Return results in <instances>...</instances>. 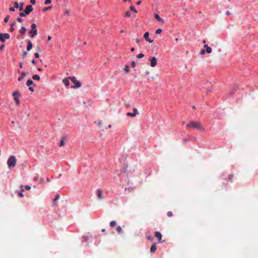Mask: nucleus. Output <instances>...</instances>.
Instances as JSON below:
<instances>
[{"mask_svg":"<svg viewBox=\"0 0 258 258\" xmlns=\"http://www.w3.org/2000/svg\"><path fill=\"white\" fill-rule=\"evenodd\" d=\"M124 70L126 72H129L130 71V67L128 66H126L124 68Z\"/></svg>","mask_w":258,"mask_h":258,"instance_id":"7c9ffc66","label":"nucleus"},{"mask_svg":"<svg viewBox=\"0 0 258 258\" xmlns=\"http://www.w3.org/2000/svg\"><path fill=\"white\" fill-rule=\"evenodd\" d=\"M141 1H139V2H137V4L138 5H140L141 4Z\"/></svg>","mask_w":258,"mask_h":258,"instance_id":"680f3d73","label":"nucleus"},{"mask_svg":"<svg viewBox=\"0 0 258 258\" xmlns=\"http://www.w3.org/2000/svg\"><path fill=\"white\" fill-rule=\"evenodd\" d=\"M38 70L39 71H42V69H41L40 68H38Z\"/></svg>","mask_w":258,"mask_h":258,"instance_id":"69168bd1","label":"nucleus"},{"mask_svg":"<svg viewBox=\"0 0 258 258\" xmlns=\"http://www.w3.org/2000/svg\"><path fill=\"white\" fill-rule=\"evenodd\" d=\"M32 43L31 41H28V44H27V51H30L32 48Z\"/></svg>","mask_w":258,"mask_h":258,"instance_id":"2eb2a0df","label":"nucleus"},{"mask_svg":"<svg viewBox=\"0 0 258 258\" xmlns=\"http://www.w3.org/2000/svg\"><path fill=\"white\" fill-rule=\"evenodd\" d=\"M28 14H26V13L25 12V11L24 12H21L19 13V15L21 17H25Z\"/></svg>","mask_w":258,"mask_h":258,"instance_id":"cd10ccee","label":"nucleus"},{"mask_svg":"<svg viewBox=\"0 0 258 258\" xmlns=\"http://www.w3.org/2000/svg\"><path fill=\"white\" fill-rule=\"evenodd\" d=\"M31 85H34V82L31 80H28L26 83V85L29 87Z\"/></svg>","mask_w":258,"mask_h":258,"instance_id":"412c9836","label":"nucleus"},{"mask_svg":"<svg viewBox=\"0 0 258 258\" xmlns=\"http://www.w3.org/2000/svg\"><path fill=\"white\" fill-rule=\"evenodd\" d=\"M34 56H35L36 58L39 57V54L38 53H37V52L34 53Z\"/></svg>","mask_w":258,"mask_h":258,"instance_id":"58836bf2","label":"nucleus"},{"mask_svg":"<svg viewBox=\"0 0 258 258\" xmlns=\"http://www.w3.org/2000/svg\"><path fill=\"white\" fill-rule=\"evenodd\" d=\"M230 14L231 13H230V12L229 11H227L226 12V14L227 15H230Z\"/></svg>","mask_w":258,"mask_h":258,"instance_id":"5fc2aeb1","label":"nucleus"},{"mask_svg":"<svg viewBox=\"0 0 258 258\" xmlns=\"http://www.w3.org/2000/svg\"><path fill=\"white\" fill-rule=\"evenodd\" d=\"M204 48H206V52L208 53H211L212 52V49L210 47H209L207 44H205L204 46Z\"/></svg>","mask_w":258,"mask_h":258,"instance_id":"4468645a","label":"nucleus"},{"mask_svg":"<svg viewBox=\"0 0 258 258\" xmlns=\"http://www.w3.org/2000/svg\"><path fill=\"white\" fill-rule=\"evenodd\" d=\"M38 179V177H34V181H36V180H37Z\"/></svg>","mask_w":258,"mask_h":258,"instance_id":"6e6d98bb","label":"nucleus"},{"mask_svg":"<svg viewBox=\"0 0 258 258\" xmlns=\"http://www.w3.org/2000/svg\"><path fill=\"white\" fill-rule=\"evenodd\" d=\"M102 231L103 232H104V231H105V229H102Z\"/></svg>","mask_w":258,"mask_h":258,"instance_id":"774afa93","label":"nucleus"},{"mask_svg":"<svg viewBox=\"0 0 258 258\" xmlns=\"http://www.w3.org/2000/svg\"><path fill=\"white\" fill-rule=\"evenodd\" d=\"M51 8V7H46V8H45L44 9H43V11H47L49 9H50Z\"/></svg>","mask_w":258,"mask_h":258,"instance_id":"e433bc0d","label":"nucleus"},{"mask_svg":"<svg viewBox=\"0 0 258 258\" xmlns=\"http://www.w3.org/2000/svg\"><path fill=\"white\" fill-rule=\"evenodd\" d=\"M14 8H19V4H18V2H15L14 3Z\"/></svg>","mask_w":258,"mask_h":258,"instance_id":"72a5a7b5","label":"nucleus"},{"mask_svg":"<svg viewBox=\"0 0 258 258\" xmlns=\"http://www.w3.org/2000/svg\"><path fill=\"white\" fill-rule=\"evenodd\" d=\"M36 49L37 51H40V47L39 46H37L36 47Z\"/></svg>","mask_w":258,"mask_h":258,"instance_id":"864d4df0","label":"nucleus"},{"mask_svg":"<svg viewBox=\"0 0 258 258\" xmlns=\"http://www.w3.org/2000/svg\"><path fill=\"white\" fill-rule=\"evenodd\" d=\"M18 196L21 198L23 197V196H24L22 192H19Z\"/></svg>","mask_w":258,"mask_h":258,"instance_id":"c03bdc74","label":"nucleus"},{"mask_svg":"<svg viewBox=\"0 0 258 258\" xmlns=\"http://www.w3.org/2000/svg\"><path fill=\"white\" fill-rule=\"evenodd\" d=\"M66 140V138L65 137H63L61 138L60 144L59 145V147H62L65 144V140Z\"/></svg>","mask_w":258,"mask_h":258,"instance_id":"ddd939ff","label":"nucleus"},{"mask_svg":"<svg viewBox=\"0 0 258 258\" xmlns=\"http://www.w3.org/2000/svg\"><path fill=\"white\" fill-rule=\"evenodd\" d=\"M30 3L32 5H35L36 3V1H35V0H30Z\"/></svg>","mask_w":258,"mask_h":258,"instance_id":"a19ab883","label":"nucleus"},{"mask_svg":"<svg viewBox=\"0 0 258 258\" xmlns=\"http://www.w3.org/2000/svg\"><path fill=\"white\" fill-rule=\"evenodd\" d=\"M10 16L9 15H7V16L5 17V18L4 19V22H5V23H7V22H8V20H9V19L10 18Z\"/></svg>","mask_w":258,"mask_h":258,"instance_id":"bb28decb","label":"nucleus"},{"mask_svg":"<svg viewBox=\"0 0 258 258\" xmlns=\"http://www.w3.org/2000/svg\"><path fill=\"white\" fill-rule=\"evenodd\" d=\"M27 54V52L25 51V52H24L23 53V55L25 56V55H26Z\"/></svg>","mask_w":258,"mask_h":258,"instance_id":"bf43d9fd","label":"nucleus"},{"mask_svg":"<svg viewBox=\"0 0 258 258\" xmlns=\"http://www.w3.org/2000/svg\"><path fill=\"white\" fill-rule=\"evenodd\" d=\"M65 14H67V15H69V11L67 10L65 12Z\"/></svg>","mask_w":258,"mask_h":258,"instance_id":"603ef678","label":"nucleus"},{"mask_svg":"<svg viewBox=\"0 0 258 258\" xmlns=\"http://www.w3.org/2000/svg\"><path fill=\"white\" fill-rule=\"evenodd\" d=\"M175 40L177 42L178 41V39L177 38H175Z\"/></svg>","mask_w":258,"mask_h":258,"instance_id":"338daca9","label":"nucleus"},{"mask_svg":"<svg viewBox=\"0 0 258 258\" xmlns=\"http://www.w3.org/2000/svg\"><path fill=\"white\" fill-rule=\"evenodd\" d=\"M155 236L158 238L159 242L161 243L162 242L161 240L162 234L159 232H156L155 234Z\"/></svg>","mask_w":258,"mask_h":258,"instance_id":"f8f14e48","label":"nucleus"},{"mask_svg":"<svg viewBox=\"0 0 258 258\" xmlns=\"http://www.w3.org/2000/svg\"><path fill=\"white\" fill-rule=\"evenodd\" d=\"M16 20L18 22H22L23 21L22 19H21L20 18H17Z\"/></svg>","mask_w":258,"mask_h":258,"instance_id":"79ce46f5","label":"nucleus"},{"mask_svg":"<svg viewBox=\"0 0 258 258\" xmlns=\"http://www.w3.org/2000/svg\"><path fill=\"white\" fill-rule=\"evenodd\" d=\"M131 66H132V67H135V62L134 61H132L131 62Z\"/></svg>","mask_w":258,"mask_h":258,"instance_id":"de8ad7c7","label":"nucleus"},{"mask_svg":"<svg viewBox=\"0 0 258 258\" xmlns=\"http://www.w3.org/2000/svg\"><path fill=\"white\" fill-rule=\"evenodd\" d=\"M51 37L49 36L48 37L47 40H48V41H49V40H51Z\"/></svg>","mask_w":258,"mask_h":258,"instance_id":"13d9d810","label":"nucleus"},{"mask_svg":"<svg viewBox=\"0 0 258 258\" xmlns=\"http://www.w3.org/2000/svg\"><path fill=\"white\" fill-rule=\"evenodd\" d=\"M151 66L155 67L157 65V58L155 57H152L150 59Z\"/></svg>","mask_w":258,"mask_h":258,"instance_id":"0eeeda50","label":"nucleus"},{"mask_svg":"<svg viewBox=\"0 0 258 258\" xmlns=\"http://www.w3.org/2000/svg\"><path fill=\"white\" fill-rule=\"evenodd\" d=\"M26 32V28L25 27H22L20 30L19 32L21 34H24Z\"/></svg>","mask_w":258,"mask_h":258,"instance_id":"a211bd4d","label":"nucleus"},{"mask_svg":"<svg viewBox=\"0 0 258 258\" xmlns=\"http://www.w3.org/2000/svg\"><path fill=\"white\" fill-rule=\"evenodd\" d=\"M98 125L101 126V121H99L98 122Z\"/></svg>","mask_w":258,"mask_h":258,"instance_id":"0e129e2a","label":"nucleus"},{"mask_svg":"<svg viewBox=\"0 0 258 258\" xmlns=\"http://www.w3.org/2000/svg\"><path fill=\"white\" fill-rule=\"evenodd\" d=\"M69 79H70L74 84V86H72V88H77L81 87V84L79 81L77 80L75 77H69Z\"/></svg>","mask_w":258,"mask_h":258,"instance_id":"20e7f679","label":"nucleus"},{"mask_svg":"<svg viewBox=\"0 0 258 258\" xmlns=\"http://www.w3.org/2000/svg\"><path fill=\"white\" fill-rule=\"evenodd\" d=\"M205 53V50L204 49L202 50L200 52L201 54H204Z\"/></svg>","mask_w":258,"mask_h":258,"instance_id":"37998d69","label":"nucleus"},{"mask_svg":"<svg viewBox=\"0 0 258 258\" xmlns=\"http://www.w3.org/2000/svg\"><path fill=\"white\" fill-rule=\"evenodd\" d=\"M31 30L29 32V34L31 37L33 38L35 36L37 35V30L36 29V25L32 24L31 25Z\"/></svg>","mask_w":258,"mask_h":258,"instance_id":"7ed1b4c3","label":"nucleus"},{"mask_svg":"<svg viewBox=\"0 0 258 258\" xmlns=\"http://www.w3.org/2000/svg\"><path fill=\"white\" fill-rule=\"evenodd\" d=\"M14 30V28L13 26L10 28V32H13Z\"/></svg>","mask_w":258,"mask_h":258,"instance_id":"3c124183","label":"nucleus"},{"mask_svg":"<svg viewBox=\"0 0 258 258\" xmlns=\"http://www.w3.org/2000/svg\"><path fill=\"white\" fill-rule=\"evenodd\" d=\"M25 188L26 189V190H29L30 189L31 187L29 185H25Z\"/></svg>","mask_w":258,"mask_h":258,"instance_id":"4c0bfd02","label":"nucleus"},{"mask_svg":"<svg viewBox=\"0 0 258 258\" xmlns=\"http://www.w3.org/2000/svg\"><path fill=\"white\" fill-rule=\"evenodd\" d=\"M14 96V99L16 101V103L19 105L20 103V100L19 98V96L20 95V93L18 92H14L13 94Z\"/></svg>","mask_w":258,"mask_h":258,"instance_id":"423d86ee","label":"nucleus"},{"mask_svg":"<svg viewBox=\"0 0 258 258\" xmlns=\"http://www.w3.org/2000/svg\"><path fill=\"white\" fill-rule=\"evenodd\" d=\"M162 31V29H158L157 30H156L155 33L156 34H160V33H161Z\"/></svg>","mask_w":258,"mask_h":258,"instance_id":"2f4dec72","label":"nucleus"},{"mask_svg":"<svg viewBox=\"0 0 258 258\" xmlns=\"http://www.w3.org/2000/svg\"><path fill=\"white\" fill-rule=\"evenodd\" d=\"M59 199V196L58 195H56L55 198L53 200V205H55L56 201Z\"/></svg>","mask_w":258,"mask_h":258,"instance_id":"b1692460","label":"nucleus"},{"mask_svg":"<svg viewBox=\"0 0 258 258\" xmlns=\"http://www.w3.org/2000/svg\"><path fill=\"white\" fill-rule=\"evenodd\" d=\"M149 32H146L144 35V37L146 39V40L150 43H152L153 42V40L150 39L149 38Z\"/></svg>","mask_w":258,"mask_h":258,"instance_id":"9d476101","label":"nucleus"},{"mask_svg":"<svg viewBox=\"0 0 258 258\" xmlns=\"http://www.w3.org/2000/svg\"><path fill=\"white\" fill-rule=\"evenodd\" d=\"M31 62L33 64H35L36 63V61L34 59H33L32 61H31Z\"/></svg>","mask_w":258,"mask_h":258,"instance_id":"09e8293b","label":"nucleus"},{"mask_svg":"<svg viewBox=\"0 0 258 258\" xmlns=\"http://www.w3.org/2000/svg\"><path fill=\"white\" fill-rule=\"evenodd\" d=\"M17 160L14 156H11L7 161V164L9 168L14 167L16 166Z\"/></svg>","mask_w":258,"mask_h":258,"instance_id":"f03ea898","label":"nucleus"},{"mask_svg":"<svg viewBox=\"0 0 258 258\" xmlns=\"http://www.w3.org/2000/svg\"><path fill=\"white\" fill-rule=\"evenodd\" d=\"M69 78L68 79H64L62 80V82L63 83V84L66 86H69V85H70V83H69Z\"/></svg>","mask_w":258,"mask_h":258,"instance_id":"6ab92c4d","label":"nucleus"},{"mask_svg":"<svg viewBox=\"0 0 258 258\" xmlns=\"http://www.w3.org/2000/svg\"><path fill=\"white\" fill-rule=\"evenodd\" d=\"M24 4L23 3H21L20 5H19V9L20 11H22L23 10V6Z\"/></svg>","mask_w":258,"mask_h":258,"instance_id":"a878e982","label":"nucleus"},{"mask_svg":"<svg viewBox=\"0 0 258 258\" xmlns=\"http://www.w3.org/2000/svg\"><path fill=\"white\" fill-rule=\"evenodd\" d=\"M9 11L11 12H14L15 11V10L14 8L11 7V8H9Z\"/></svg>","mask_w":258,"mask_h":258,"instance_id":"ea45409f","label":"nucleus"},{"mask_svg":"<svg viewBox=\"0 0 258 258\" xmlns=\"http://www.w3.org/2000/svg\"><path fill=\"white\" fill-rule=\"evenodd\" d=\"M29 90L31 92H34L33 88L30 86H29Z\"/></svg>","mask_w":258,"mask_h":258,"instance_id":"a18cd8bd","label":"nucleus"},{"mask_svg":"<svg viewBox=\"0 0 258 258\" xmlns=\"http://www.w3.org/2000/svg\"><path fill=\"white\" fill-rule=\"evenodd\" d=\"M116 224V221H112L110 223V226L111 227L113 228L114 227Z\"/></svg>","mask_w":258,"mask_h":258,"instance_id":"5701e85b","label":"nucleus"},{"mask_svg":"<svg viewBox=\"0 0 258 258\" xmlns=\"http://www.w3.org/2000/svg\"><path fill=\"white\" fill-rule=\"evenodd\" d=\"M16 24V22H14L12 24V26H14Z\"/></svg>","mask_w":258,"mask_h":258,"instance_id":"e2e57ef3","label":"nucleus"},{"mask_svg":"<svg viewBox=\"0 0 258 258\" xmlns=\"http://www.w3.org/2000/svg\"><path fill=\"white\" fill-rule=\"evenodd\" d=\"M96 195L97 196V198L101 200L103 199V195H102V192L101 189H98L96 190Z\"/></svg>","mask_w":258,"mask_h":258,"instance_id":"6e6552de","label":"nucleus"},{"mask_svg":"<svg viewBox=\"0 0 258 258\" xmlns=\"http://www.w3.org/2000/svg\"><path fill=\"white\" fill-rule=\"evenodd\" d=\"M116 231L118 233H121L122 232V228L120 226H118L116 228Z\"/></svg>","mask_w":258,"mask_h":258,"instance_id":"393cba45","label":"nucleus"},{"mask_svg":"<svg viewBox=\"0 0 258 258\" xmlns=\"http://www.w3.org/2000/svg\"><path fill=\"white\" fill-rule=\"evenodd\" d=\"M10 35L8 33H0V41L2 42H5L6 39L10 38Z\"/></svg>","mask_w":258,"mask_h":258,"instance_id":"39448f33","label":"nucleus"},{"mask_svg":"<svg viewBox=\"0 0 258 258\" xmlns=\"http://www.w3.org/2000/svg\"><path fill=\"white\" fill-rule=\"evenodd\" d=\"M156 249H157V247H156V244H155V243H154V244L152 245V246H151V247L150 251H151V252H154L156 250Z\"/></svg>","mask_w":258,"mask_h":258,"instance_id":"f3484780","label":"nucleus"},{"mask_svg":"<svg viewBox=\"0 0 258 258\" xmlns=\"http://www.w3.org/2000/svg\"><path fill=\"white\" fill-rule=\"evenodd\" d=\"M141 40L139 39H136V41L137 43H139L140 42Z\"/></svg>","mask_w":258,"mask_h":258,"instance_id":"8fccbe9b","label":"nucleus"},{"mask_svg":"<svg viewBox=\"0 0 258 258\" xmlns=\"http://www.w3.org/2000/svg\"><path fill=\"white\" fill-rule=\"evenodd\" d=\"M155 19H156V20H157L158 21L163 22V19H162L158 14H156L155 15Z\"/></svg>","mask_w":258,"mask_h":258,"instance_id":"aec40b11","label":"nucleus"},{"mask_svg":"<svg viewBox=\"0 0 258 258\" xmlns=\"http://www.w3.org/2000/svg\"><path fill=\"white\" fill-rule=\"evenodd\" d=\"M27 74V73H25V72H22V75H21V76H20V77L18 78V80L19 81H22V80L23 79V78H24L25 76H26Z\"/></svg>","mask_w":258,"mask_h":258,"instance_id":"dca6fc26","label":"nucleus"},{"mask_svg":"<svg viewBox=\"0 0 258 258\" xmlns=\"http://www.w3.org/2000/svg\"><path fill=\"white\" fill-rule=\"evenodd\" d=\"M144 56V54L143 53H140L137 55V57L139 58H143Z\"/></svg>","mask_w":258,"mask_h":258,"instance_id":"c85d7f7f","label":"nucleus"},{"mask_svg":"<svg viewBox=\"0 0 258 258\" xmlns=\"http://www.w3.org/2000/svg\"><path fill=\"white\" fill-rule=\"evenodd\" d=\"M125 17H130L131 16V13L129 11H127L125 14Z\"/></svg>","mask_w":258,"mask_h":258,"instance_id":"c756f323","label":"nucleus"},{"mask_svg":"<svg viewBox=\"0 0 258 258\" xmlns=\"http://www.w3.org/2000/svg\"><path fill=\"white\" fill-rule=\"evenodd\" d=\"M130 9L131 11L134 12L135 13H137V10L134 8V7L131 6V7H130Z\"/></svg>","mask_w":258,"mask_h":258,"instance_id":"473e14b6","label":"nucleus"},{"mask_svg":"<svg viewBox=\"0 0 258 258\" xmlns=\"http://www.w3.org/2000/svg\"><path fill=\"white\" fill-rule=\"evenodd\" d=\"M167 215L169 217H170L172 216V212L171 211H169L168 212Z\"/></svg>","mask_w":258,"mask_h":258,"instance_id":"f704fd0d","label":"nucleus"},{"mask_svg":"<svg viewBox=\"0 0 258 258\" xmlns=\"http://www.w3.org/2000/svg\"><path fill=\"white\" fill-rule=\"evenodd\" d=\"M33 11V8L31 5H28L25 9L26 14H29Z\"/></svg>","mask_w":258,"mask_h":258,"instance_id":"1a4fd4ad","label":"nucleus"},{"mask_svg":"<svg viewBox=\"0 0 258 258\" xmlns=\"http://www.w3.org/2000/svg\"><path fill=\"white\" fill-rule=\"evenodd\" d=\"M186 126L194 129L199 130L201 131H204V127L202 124L198 121H191L186 124Z\"/></svg>","mask_w":258,"mask_h":258,"instance_id":"f257e3e1","label":"nucleus"},{"mask_svg":"<svg viewBox=\"0 0 258 258\" xmlns=\"http://www.w3.org/2000/svg\"><path fill=\"white\" fill-rule=\"evenodd\" d=\"M20 68H22L23 67V63H20L19 65Z\"/></svg>","mask_w":258,"mask_h":258,"instance_id":"4d7b16f0","label":"nucleus"},{"mask_svg":"<svg viewBox=\"0 0 258 258\" xmlns=\"http://www.w3.org/2000/svg\"><path fill=\"white\" fill-rule=\"evenodd\" d=\"M51 0H46L44 3V4L48 5V4H49L50 3H51Z\"/></svg>","mask_w":258,"mask_h":258,"instance_id":"c9c22d12","label":"nucleus"},{"mask_svg":"<svg viewBox=\"0 0 258 258\" xmlns=\"http://www.w3.org/2000/svg\"><path fill=\"white\" fill-rule=\"evenodd\" d=\"M138 110L136 108L134 109V112H128L127 115L131 117H135L138 114Z\"/></svg>","mask_w":258,"mask_h":258,"instance_id":"9b49d317","label":"nucleus"},{"mask_svg":"<svg viewBox=\"0 0 258 258\" xmlns=\"http://www.w3.org/2000/svg\"><path fill=\"white\" fill-rule=\"evenodd\" d=\"M5 47V45L3 44L0 46V50H2Z\"/></svg>","mask_w":258,"mask_h":258,"instance_id":"49530a36","label":"nucleus"},{"mask_svg":"<svg viewBox=\"0 0 258 258\" xmlns=\"http://www.w3.org/2000/svg\"><path fill=\"white\" fill-rule=\"evenodd\" d=\"M32 79L35 80L39 81L40 80V77L38 75H34L32 76Z\"/></svg>","mask_w":258,"mask_h":258,"instance_id":"4be33fe9","label":"nucleus"},{"mask_svg":"<svg viewBox=\"0 0 258 258\" xmlns=\"http://www.w3.org/2000/svg\"><path fill=\"white\" fill-rule=\"evenodd\" d=\"M135 51V48H134V47H132V48H131V51H132V52H133V51Z\"/></svg>","mask_w":258,"mask_h":258,"instance_id":"052dcab7","label":"nucleus"}]
</instances>
